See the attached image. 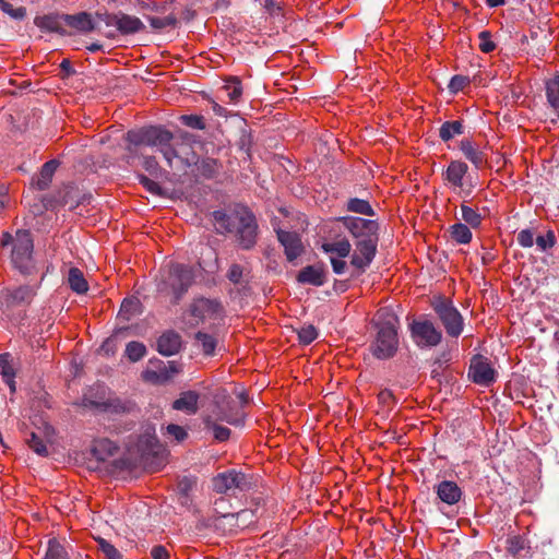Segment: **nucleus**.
Listing matches in <instances>:
<instances>
[{"label": "nucleus", "mask_w": 559, "mask_h": 559, "mask_svg": "<svg viewBox=\"0 0 559 559\" xmlns=\"http://www.w3.org/2000/svg\"><path fill=\"white\" fill-rule=\"evenodd\" d=\"M124 140L133 144H143L155 148L166 160L168 167H177L180 164L182 168L191 166L193 160L189 159L191 147L180 145L174 133L164 126H145L138 129H131L124 134Z\"/></svg>", "instance_id": "1"}, {"label": "nucleus", "mask_w": 559, "mask_h": 559, "mask_svg": "<svg viewBox=\"0 0 559 559\" xmlns=\"http://www.w3.org/2000/svg\"><path fill=\"white\" fill-rule=\"evenodd\" d=\"M372 324L376 335L369 345L370 353L380 360L392 358L399 349V317L390 310H380Z\"/></svg>", "instance_id": "2"}, {"label": "nucleus", "mask_w": 559, "mask_h": 559, "mask_svg": "<svg viewBox=\"0 0 559 559\" xmlns=\"http://www.w3.org/2000/svg\"><path fill=\"white\" fill-rule=\"evenodd\" d=\"M1 246H11L10 261L13 269L22 275L29 276L37 272L34 260V239L29 230L17 229L15 235L4 231L1 236Z\"/></svg>", "instance_id": "3"}, {"label": "nucleus", "mask_w": 559, "mask_h": 559, "mask_svg": "<svg viewBox=\"0 0 559 559\" xmlns=\"http://www.w3.org/2000/svg\"><path fill=\"white\" fill-rule=\"evenodd\" d=\"M194 275L191 267L170 262L160 269L159 277L156 281V289L159 294L171 296L170 302L178 305L192 285Z\"/></svg>", "instance_id": "4"}, {"label": "nucleus", "mask_w": 559, "mask_h": 559, "mask_svg": "<svg viewBox=\"0 0 559 559\" xmlns=\"http://www.w3.org/2000/svg\"><path fill=\"white\" fill-rule=\"evenodd\" d=\"M213 415L216 420L225 421L233 426H242L246 414L238 406L226 389L219 388L213 394Z\"/></svg>", "instance_id": "5"}, {"label": "nucleus", "mask_w": 559, "mask_h": 559, "mask_svg": "<svg viewBox=\"0 0 559 559\" xmlns=\"http://www.w3.org/2000/svg\"><path fill=\"white\" fill-rule=\"evenodd\" d=\"M254 485L252 475L236 469L219 473L212 479L215 492L229 496H235L237 491H249Z\"/></svg>", "instance_id": "6"}, {"label": "nucleus", "mask_w": 559, "mask_h": 559, "mask_svg": "<svg viewBox=\"0 0 559 559\" xmlns=\"http://www.w3.org/2000/svg\"><path fill=\"white\" fill-rule=\"evenodd\" d=\"M431 307L449 336L457 337L462 334L464 326L463 317L450 299L441 296L436 297L431 301Z\"/></svg>", "instance_id": "7"}, {"label": "nucleus", "mask_w": 559, "mask_h": 559, "mask_svg": "<svg viewBox=\"0 0 559 559\" xmlns=\"http://www.w3.org/2000/svg\"><path fill=\"white\" fill-rule=\"evenodd\" d=\"M258 222L254 214L246 206L239 209L238 223L235 235L238 246L242 250H251L258 239Z\"/></svg>", "instance_id": "8"}, {"label": "nucleus", "mask_w": 559, "mask_h": 559, "mask_svg": "<svg viewBox=\"0 0 559 559\" xmlns=\"http://www.w3.org/2000/svg\"><path fill=\"white\" fill-rule=\"evenodd\" d=\"M78 405L110 415L130 414L135 409V404L131 401H123L119 397L95 399L92 393H85Z\"/></svg>", "instance_id": "9"}, {"label": "nucleus", "mask_w": 559, "mask_h": 559, "mask_svg": "<svg viewBox=\"0 0 559 559\" xmlns=\"http://www.w3.org/2000/svg\"><path fill=\"white\" fill-rule=\"evenodd\" d=\"M413 342L420 348L436 347L441 343L442 332L427 319L413 320L409 323Z\"/></svg>", "instance_id": "10"}, {"label": "nucleus", "mask_w": 559, "mask_h": 559, "mask_svg": "<svg viewBox=\"0 0 559 559\" xmlns=\"http://www.w3.org/2000/svg\"><path fill=\"white\" fill-rule=\"evenodd\" d=\"M37 294V287L21 285L15 288H4L0 293V309L8 313L14 308L28 306Z\"/></svg>", "instance_id": "11"}, {"label": "nucleus", "mask_w": 559, "mask_h": 559, "mask_svg": "<svg viewBox=\"0 0 559 559\" xmlns=\"http://www.w3.org/2000/svg\"><path fill=\"white\" fill-rule=\"evenodd\" d=\"M336 221L342 223L355 241L379 236V224L377 221L356 216H342L337 217Z\"/></svg>", "instance_id": "12"}, {"label": "nucleus", "mask_w": 559, "mask_h": 559, "mask_svg": "<svg viewBox=\"0 0 559 559\" xmlns=\"http://www.w3.org/2000/svg\"><path fill=\"white\" fill-rule=\"evenodd\" d=\"M379 236L355 241V251L350 255V264L361 274L372 263L378 248Z\"/></svg>", "instance_id": "13"}, {"label": "nucleus", "mask_w": 559, "mask_h": 559, "mask_svg": "<svg viewBox=\"0 0 559 559\" xmlns=\"http://www.w3.org/2000/svg\"><path fill=\"white\" fill-rule=\"evenodd\" d=\"M468 377L478 385L489 386L496 381L497 371L486 357L476 355L471 360Z\"/></svg>", "instance_id": "14"}, {"label": "nucleus", "mask_w": 559, "mask_h": 559, "mask_svg": "<svg viewBox=\"0 0 559 559\" xmlns=\"http://www.w3.org/2000/svg\"><path fill=\"white\" fill-rule=\"evenodd\" d=\"M145 25L139 17L119 12L116 29H108L104 34L107 38L114 39L116 38L117 33L121 35H132L143 31Z\"/></svg>", "instance_id": "15"}, {"label": "nucleus", "mask_w": 559, "mask_h": 559, "mask_svg": "<svg viewBox=\"0 0 559 559\" xmlns=\"http://www.w3.org/2000/svg\"><path fill=\"white\" fill-rule=\"evenodd\" d=\"M277 240L284 247L286 259L292 262L300 257L304 252L301 239L297 233L276 230Z\"/></svg>", "instance_id": "16"}, {"label": "nucleus", "mask_w": 559, "mask_h": 559, "mask_svg": "<svg viewBox=\"0 0 559 559\" xmlns=\"http://www.w3.org/2000/svg\"><path fill=\"white\" fill-rule=\"evenodd\" d=\"M468 166L462 160H451L447 169L442 174L443 179L448 181L454 189L460 188L461 191L468 195L472 189L465 190L463 179L467 174Z\"/></svg>", "instance_id": "17"}, {"label": "nucleus", "mask_w": 559, "mask_h": 559, "mask_svg": "<svg viewBox=\"0 0 559 559\" xmlns=\"http://www.w3.org/2000/svg\"><path fill=\"white\" fill-rule=\"evenodd\" d=\"M136 451L142 461H147L150 457L158 456L162 448L154 431L146 430L140 435L135 444Z\"/></svg>", "instance_id": "18"}, {"label": "nucleus", "mask_w": 559, "mask_h": 559, "mask_svg": "<svg viewBox=\"0 0 559 559\" xmlns=\"http://www.w3.org/2000/svg\"><path fill=\"white\" fill-rule=\"evenodd\" d=\"M182 342L179 333L174 330L164 332L156 342V350L166 357L174 356L180 352Z\"/></svg>", "instance_id": "19"}, {"label": "nucleus", "mask_w": 559, "mask_h": 559, "mask_svg": "<svg viewBox=\"0 0 559 559\" xmlns=\"http://www.w3.org/2000/svg\"><path fill=\"white\" fill-rule=\"evenodd\" d=\"M63 14L51 12L44 15H36L34 24L44 33H57L61 36L67 35L66 29L62 27Z\"/></svg>", "instance_id": "20"}, {"label": "nucleus", "mask_w": 559, "mask_h": 559, "mask_svg": "<svg viewBox=\"0 0 559 559\" xmlns=\"http://www.w3.org/2000/svg\"><path fill=\"white\" fill-rule=\"evenodd\" d=\"M433 489L438 499L448 506L457 503L463 495L462 489L452 480H442Z\"/></svg>", "instance_id": "21"}, {"label": "nucleus", "mask_w": 559, "mask_h": 559, "mask_svg": "<svg viewBox=\"0 0 559 559\" xmlns=\"http://www.w3.org/2000/svg\"><path fill=\"white\" fill-rule=\"evenodd\" d=\"M63 22L66 25L81 33H90L95 29H102L100 26L93 21L92 15L87 12L63 14Z\"/></svg>", "instance_id": "22"}, {"label": "nucleus", "mask_w": 559, "mask_h": 559, "mask_svg": "<svg viewBox=\"0 0 559 559\" xmlns=\"http://www.w3.org/2000/svg\"><path fill=\"white\" fill-rule=\"evenodd\" d=\"M223 312L224 308L221 301L216 299L200 298L191 307V314L195 318H204L205 316L219 317Z\"/></svg>", "instance_id": "23"}, {"label": "nucleus", "mask_w": 559, "mask_h": 559, "mask_svg": "<svg viewBox=\"0 0 559 559\" xmlns=\"http://www.w3.org/2000/svg\"><path fill=\"white\" fill-rule=\"evenodd\" d=\"M326 281V273L322 265H307L297 275V282L312 286H322Z\"/></svg>", "instance_id": "24"}, {"label": "nucleus", "mask_w": 559, "mask_h": 559, "mask_svg": "<svg viewBox=\"0 0 559 559\" xmlns=\"http://www.w3.org/2000/svg\"><path fill=\"white\" fill-rule=\"evenodd\" d=\"M507 549L515 559H530L532 557L530 542L521 535L510 536L507 539Z\"/></svg>", "instance_id": "25"}, {"label": "nucleus", "mask_w": 559, "mask_h": 559, "mask_svg": "<svg viewBox=\"0 0 559 559\" xmlns=\"http://www.w3.org/2000/svg\"><path fill=\"white\" fill-rule=\"evenodd\" d=\"M239 209L227 213L223 210L214 211L213 218L216 223L217 231L221 234H231L238 223Z\"/></svg>", "instance_id": "26"}, {"label": "nucleus", "mask_w": 559, "mask_h": 559, "mask_svg": "<svg viewBox=\"0 0 559 559\" xmlns=\"http://www.w3.org/2000/svg\"><path fill=\"white\" fill-rule=\"evenodd\" d=\"M199 399L200 394L198 392L192 390L185 391L173 402L171 407L176 411L186 412L187 414H195L199 409Z\"/></svg>", "instance_id": "27"}, {"label": "nucleus", "mask_w": 559, "mask_h": 559, "mask_svg": "<svg viewBox=\"0 0 559 559\" xmlns=\"http://www.w3.org/2000/svg\"><path fill=\"white\" fill-rule=\"evenodd\" d=\"M189 159L193 160L191 165H195L199 175L205 179L214 178L222 168V164L217 159L212 157H205L202 158L201 160H197V156L193 152H191V156H189Z\"/></svg>", "instance_id": "28"}, {"label": "nucleus", "mask_w": 559, "mask_h": 559, "mask_svg": "<svg viewBox=\"0 0 559 559\" xmlns=\"http://www.w3.org/2000/svg\"><path fill=\"white\" fill-rule=\"evenodd\" d=\"M58 167L59 162L57 159H50L41 166L38 176L33 179V185L37 190L44 191L49 188Z\"/></svg>", "instance_id": "29"}, {"label": "nucleus", "mask_w": 559, "mask_h": 559, "mask_svg": "<svg viewBox=\"0 0 559 559\" xmlns=\"http://www.w3.org/2000/svg\"><path fill=\"white\" fill-rule=\"evenodd\" d=\"M460 150L466 159H468L476 168H480L485 163V154L474 146L473 142L464 139L460 143Z\"/></svg>", "instance_id": "30"}, {"label": "nucleus", "mask_w": 559, "mask_h": 559, "mask_svg": "<svg viewBox=\"0 0 559 559\" xmlns=\"http://www.w3.org/2000/svg\"><path fill=\"white\" fill-rule=\"evenodd\" d=\"M117 450L118 448L112 441L100 439L94 443L92 454L97 461L105 462L108 457L112 456Z\"/></svg>", "instance_id": "31"}, {"label": "nucleus", "mask_w": 559, "mask_h": 559, "mask_svg": "<svg viewBox=\"0 0 559 559\" xmlns=\"http://www.w3.org/2000/svg\"><path fill=\"white\" fill-rule=\"evenodd\" d=\"M0 374L3 381L10 386L12 392L15 391V372L12 365L11 355L9 353L0 354Z\"/></svg>", "instance_id": "32"}, {"label": "nucleus", "mask_w": 559, "mask_h": 559, "mask_svg": "<svg viewBox=\"0 0 559 559\" xmlns=\"http://www.w3.org/2000/svg\"><path fill=\"white\" fill-rule=\"evenodd\" d=\"M70 288L76 294H85L88 290V284L83 272L78 267H71L68 274Z\"/></svg>", "instance_id": "33"}, {"label": "nucleus", "mask_w": 559, "mask_h": 559, "mask_svg": "<svg viewBox=\"0 0 559 559\" xmlns=\"http://www.w3.org/2000/svg\"><path fill=\"white\" fill-rule=\"evenodd\" d=\"M451 239L460 245L469 243L472 240V231L466 224L456 223L449 227L448 229Z\"/></svg>", "instance_id": "34"}, {"label": "nucleus", "mask_w": 559, "mask_h": 559, "mask_svg": "<svg viewBox=\"0 0 559 559\" xmlns=\"http://www.w3.org/2000/svg\"><path fill=\"white\" fill-rule=\"evenodd\" d=\"M464 133V126L462 121H445L441 124L439 129V136L443 142H448L453 139L455 135H461Z\"/></svg>", "instance_id": "35"}, {"label": "nucleus", "mask_w": 559, "mask_h": 559, "mask_svg": "<svg viewBox=\"0 0 559 559\" xmlns=\"http://www.w3.org/2000/svg\"><path fill=\"white\" fill-rule=\"evenodd\" d=\"M223 90L226 92L229 103H239L242 95V85L241 81L237 76H230L226 80Z\"/></svg>", "instance_id": "36"}, {"label": "nucleus", "mask_w": 559, "mask_h": 559, "mask_svg": "<svg viewBox=\"0 0 559 559\" xmlns=\"http://www.w3.org/2000/svg\"><path fill=\"white\" fill-rule=\"evenodd\" d=\"M346 210L348 212L366 215V216H374L376 213L369 203V201L359 199V198H350L346 202Z\"/></svg>", "instance_id": "37"}, {"label": "nucleus", "mask_w": 559, "mask_h": 559, "mask_svg": "<svg viewBox=\"0 0 559 559\" xmlns=\"http://www.w3.org/2000/svg\"><path fill=\"white\" fill-rule=\"evenodd\" d=\"M253 513L250 510H241L236 514H225L222 520L229 525L243 528L252 522Z\"/></svg>", "instance_id": "38"}, {"label": "nucleus", "mask_w": 559, "mask_h": 559, "mask_svg": "<svg viewBox=\"0 0 559 559\" xmlns=\"http://www.w3.org/2000/svg\"><path fill=\"white\" fill-rule=\"evenodd\" d=\"M321 249L325 253H336L340 258H346L350 253L352 245L347 239H342L335 242H325Z\"/></svg>", "instance_id": "39"}, {"label": "nucleus", "mask_w": 559, "mask_h": 559, "mask_svg": "<svg viewBox=\"0 0 559 559\" xmlns=\"http://www.w3.org/2000/svg\"><path fill=\"white\" fill-rule=\"evenodd\" d=\"M546 96L550 107L555 110H559V75L549 79L546 82Z\"/></svg>", "instance_id": "40"}, {"label": "nucleus", "mask_w": 559, "mask_h": 559, "mask_svg": "<svg viewBox=\"0 0 559 559\" xmlns=\"http://www.w3.org/2000/svg\"><path fill=\"white\" fill-rule=\"evenodd\" d=\"M204 426L206 429L213 431L214 439L224 442L227 441L230 437V429L224 426L218 425L212 416H207L204 418Z\"/></svg>", "instance_id": "41"}, {"label": "nucleus", "mask_w": 559, "mask_h": 559, "mask_svg": "<svg viewBox=\"0 0 559 559\" xmlns=\"http://www.w3.org/2000/svg\"><path fill=\"white\" fill-rule=\"evenodd\" d=\"M140 301L136 298L123 299L118 317L124 321H129L132 317L140 312Z\"/></svg>", "instance_id": "42"}, {"label": "nucleus", "mask_w": 559, "mask_h": 559, "mask_svg": "<svg viewBox=\"0 0 559 559\" xmlns=\"http://www.w3.org/2000/svg\"><path fill=\"white\" fill-rule=\"evenodd\" d=\"M43 559H68V552L57 538H50Z\"/></svg>", "instance_id": "43"}, {"label": "nucleus", "mask_w": 559, "mask_h": 559, "mask_svg": "<svg viewBox=\"0 0 559 559\" xmlns=\"http://www.w3.org/2000/svg\"><path fill=\"white\" fill-rule=\"evenodd\" d=\"M449 361V357L447 353H442L439 357H437L431 364V378L437 380V382L441 383L443 378H447V367L445 364Z\"/></svg>", "instance_id": "44"}, {"label": "nucleus", "mask_w": 559, "mask_h": 559, "mask_svg": "<svg viewBox=\"0 0 559 559\" xmlns=\"http://www.w3.org/2000/svg\"><path fill=\"white\" fill-rule=\"evenodd\" d=\"M126 355L130 361L136 362L146 355V347L141 342H129L126 346Z\"/></svg>", "instance_id": "45"}, {"label": "nucleus", "mask_w": 559, "mask_h": 559, "mask_svg": "<svg viewBox=\"0 0 559 559\" xmlns=\"http://www.w3.org/2000/svg\"><path fill=\"white\" fill-rule=\"evenodd\" d=\"M296 332L298 341L302 345H309L318 337V330L312 324H304Z\"/></svg>", "instance_id": "46"}, {"label": "nucleus", "mask_w": 559, "mask_h": 559, "mask_svg": "<svg viewBox=\"0 0 559 559\" xmlns=\"http://www.w3.org/2000/svg\"><path fill=\"white\" fill-rule=\"evenodd\" d=\"M98 550H100L106 559H122V554L107 539L103 537L95 538Z\"/></svg>", "instance_id": "47"}, {"label": "nucleus", "mask_w": 559, "mask_h": 559, "mask_svg": "<svg viewBox=\"0 0 559 559\" xmlns=\"http://www.w3.org/2000/svg\"><path fill=\"white\" fill-rule=\"evenodd\" d=\"M461 216L462 219L473 228H476L481 224V215L476 210L464 203L461 204Z\"/></svg>", "instance_id": "48"}, {"label": "nucleus", "mask_w": 559, "mask_h": 559, "mask_svg": "<svg viewBox=\"0 0 559 559\" xmlns=\"http://www.w3.org/2000/svg\"><path fill=\"white\" fill-rule=\"evenodd\" d=\"M80 190L74 186H66L63 194L61 195V203L68 205L70 210H73L80 205L79 199Z\"/></svg>", "instance_id": "49"}, {"label": "nucleus", "mask_w": 559, "mask_h": 559, "mask_svg": "<svg viewBox=\"0 0 559 559\" xmlns=\"http://www.w3.org/2000/svg\"><path fill=\"white\" fill-rule=\"evenodd\" d=\"M148 22L154 29L160 31L166 27H175L178 20L174 14H169L165 17L150 16Z\"/></svg>", "instance_id": "50"}, {"label": "nucleus", "mask_w": 559, "mask_h": 559, "mask_svg": "<svg viewBox=\"0 0 559 559\" xmlns=\"http://www.w3.org/2000/svg\"><path fill=\"white\" fill-rule=\"evenodd\" d=\"M136 178L139 182L152 194L156 197H165L164 189L154 180L150 179L143 174H138Z\"/></svg>", "instance_id": "51"}, {"label": "nucleus", "mask_w": 559, "mask_h": 559, "mask_svg": "<svg viewBox=\"0 0 559 559\" xmlns=\"http://www.w3.org/2000/svg\"><path fill=\"white\" fill-rule=\"evenodd\" d=\"M28 447L40 456H48L49 452L45 441L37 436V433L32 432L29 438L26 440Z\"/></svg>", "instance_id": "52"}, {"label": "nucleus", "mask_w": 559, "mask_h": 559, "mask_svg": "<svg viewBox=\"0 0 559 559\" xmlns=\"http://www.w3.org/2000/svg\"><path fill=\"white\" fill-rule=\"evenodd\" d=\"M195 340L201 343L202 350L205 355H213L216 347V340L212 335L198 332L195 334Z\"/></svg>", "instance_id": "53"}, {"label": "nucleus", "mask_w": 559, "mask_h": 559, "mask_svg": "<svg viewBox=\"0 0 559 559\" xmlns=\"http://www.w3.org/2000/svg\"><path fill=\"white\" fill-rule=\"evenodd\" d=\"M0 10L15 21H22L27 15V10L25 7L13 8V5L8 1Z\"/></svg>", "instance_id": "54"}, {"label": "nucleus", "mask_w": 559, "mask_h": 559, "mask_svg": "<svg viewBox=\"0 0 559 559\" xmlns=\"http://www.w3.org/2000/svg\"><path fill=\"white\" fill-rule=\"evenodd\" d=\"M181 121L185 126L195 129V130H204L205 122L203 116L200 115H185L181 117Z\"/></svg>", "instance_id": "55"}, {"label": "nucleus", "mask_w": 559, "mask_h": 559, "mask_svg": "<svg viewBox=\"0 0 559 559\" xmlns=\"http://www.w3.org/2000/svg\"><path fill=\"white\" fill-rule=\"evenodd\" d=\"M479 39V49L485 52L489 53L496 48V44L491 40V34L488 31H481L478 34Z\"/></svg>", "instance_id": "56"}, {"label": "nucleus", "mask_w": 559, "mask_h": 559, "mask_svg": "<svg viewBox=\"0 0 559 559\" xmlns=\"http://www.w3.org/2000/svg\"><path fill=\"white\" fill-rule=\"evenodd\" d=\"M469 84V79L464 75H454L451 78L448 88L451 93L456 94Z\"/></svg>", "instance_id": "57"}, {"label": "nucleus", "mask_w": 559, "mask_h": 559, "mask_svg": "<svg viewBox=\"0 0 559 559\" xmlns=\"http://www.w3.org/2000/svg\"><path fill=\"white\" fill-rule=\"evenodd\" d=\"M142 166L152 176H157L162 170L155 156H143Z\"/></svg>", "instance_id": "58"}, {"label": "nucleus", "mask_w": 559, "mask_h": 559, "mask_svg": "<svg viewBox=\"0 0 559 559\" xmlns=\"http://www.w3.org/2000/svg\"><path fill=\"white\" fill-rule=\"evenodd\" d=\"M195 478L188 476L182 477L177 485L178 495H190L195 487Z\"/></svg>", "instance_id": "59"}, {"label": "nucleus", "mask_w": 559, "mask_h": 559, "mask_svg": "<svg viewBox=\"0 0 559 559\" xmlns=\"http://www.w3.org/2000/svg\"><path fill=\"white\" fill-rule=\"evenodd\" d=\"M556 243V237L552 230H548L546 236H537L536 245L542 251L552 248Z\"/></svg>", "instance_id": "60"}, {"label": "nucleus", "mask_w": 559, "mask_h": 559, "mask_svg": "<svg viewBox=\"0 0 559 559\" xmlns=\"http://www.w3.org/2000/svg\"><path fill=\"white\" fill-rule=\"evenodd\" d=\"M143 378L146 381H150V382H153L156 384H162L169 380V374L160 373V371H158L157 369L156 370H146L143 372Z\"/></svg>", "instance_id": "61"}, {"label": "nucleus", "mask_w": 559, "mask_h": 559, "mask_svg": "<svg viewBox=\"0 0 559 559\" xmlns=\"http://www.w3.org/2000/svg\"><path fill=\"white\" fill-rule=\"evenodd\" d=\"M518 243L523 248H531L534 245V233L532 229H522L516 236Z\"/></svg>", "instance_id": "62"}, {"label": "nucleus", "mask_w": 559, "mask_h": 559, "mask_svg": "<svg viewBox=\"0 0 559 559\" xmlns=\"http://www.w3.org/2000/svg\"><path fill=\"white\" fill-rule=\"evenodd\" d=\"M242 275L243 267L240 264L234 263L230 265L226 276L231 283L239 284L242 280Z\"/></svg>", "instance_id": "63"}, {"label": "nucleus", "mask_w": 559, "mask_h": 559, "mask_svg": "<svg viewBox=\"0 0 559 559\" xmlns=\"http://www.w3.org/2000/svg\"><path fill=\"white\" fill-rule=\"evenodd\" d=\"M166 430L177 441H183L188 436L187 431L179 425L170 424L166 427Z\"/></svg>", "instance_id": "64"}]
</instances>
